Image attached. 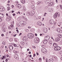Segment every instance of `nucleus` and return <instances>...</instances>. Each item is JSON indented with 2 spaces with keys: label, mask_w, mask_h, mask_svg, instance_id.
Here are the masks:
<instances>
[{
  "label": "nucleus",
  "mask_w": 62,
  "mask_h": 62,
  "mask_svg": "<svg viewBox=\"0 0 62 62\" xmlns=\"http://www.w3.org/2000/svg\"><path fill=\"white\" fill-rule=\"evenodd\" d=\"M53 46L54 47V50L55 51H59L61 49L60 47L57 46V44L56 43H54L53 44Z\"/></svg>",
  "instance_id": "1"
},
{
  "label": "nucleus",
  "mask_w": 62,
  "mask_h": 62,
  "mask_svg": "<svg viewBox=\"0 0 62 62\" xmlns=\"http://www.w3.org/2000/svg\"><path fill=\"white\" fill-rule=\"evenodd\" d=\"M26 22H23V21L20 22L19 23V26H24V25H26Z\"/></svg>",
  "instance_id": "2"
},
{
  "label": "nucleus",
  "mask_w": 62,
  "mask_h": 62,
  "mask_svg": "<svg viewBox=\"0 0 62 62\" xmlns=\"http://www.w3.org/2000/svg\"><path fill=\"white\" fill-rule=\"evenodd\" d=\"M27 36L30 39H32L34 38V35L33 34L30 33L28 34Z\"/></svg>",
  "instance_id": "3"
},
{
  "label": "nucleus",
  "mask_w": 62,
  "mask_h": 62,
  "mask_svg": "<svg viewBox=\"0 0 62 62\" xmlns=\"http://www.w3.org/2000/svg\"><path fill=\"white\" fill-rule=\"evenodd\" d=\"M60 15L59 13L58 12H57L56 13H55L54 16V18L55 19L57 18V17H59Z\"/></svg>",
  "instance_id": "4"
},
{
  "label": "nucleus",
  "mask_w": 62,
  "mask_h": 62,
  "mask_svg": "<svg viewBox=\"0 0 62 62\" xmlns=\"http://www.w3.org/2000/svg\"><path fill=\"white\" fill-rule=\"evenodd\" d=\"M14 57L17 60H19V56H18V55L17 54H15L14 55Z\"/></svg>",
  "instance_id": "5"
},
{
  "label": "nucleus",
  "mask_w": 62,
  "mask_h": 62,
  "mask_svg": "<svg viewBox=\"0 0 62 62\" xmlns=\"http://www.w3.org/2000/svg\"><path fill=\"white\" fill-rule=\"evenodd\" d=\"M42 51L43 53L46 54L47 52V50L45 48H43L42 49Z\"/></svg>",
  "instance_id": "6"
},
{
  "label": "nucleus",
  "mask_w": 62,
  "mask_h": 62,
  "mask_svg": "<svg viewBox=\"0 0 62 62\" xmlns=\"http://www.w3.org/2000/svg\"><path fill=\"white\" fill-rule=\"evenodd\" d=\"M5 10V8L2 6H0V11H4Z\"/></svg>",
  "instance_id": "7"
},
{
  "label": "nucleus",
  "mask_w": 62,
  "mask_h": 62,
  "mask_svg": "<svg viewBox=\"0 0 62 62\" xmlns=\"http://www.w3.org/2000/svg\"><path fill=\"white\" fill-rule=\"evenodd\" d=\"M34 14H35V11H31L30 13V15L31 16H33Z\"/></svg>",
  "instance_id": "8"
},
{
  "label": "nucleus",
  "mask_w": 62,
  "mask_h": 62,
  "mask_svg": "<svg viewBox=\"0 0 62 62\" xmlns=\"http://www.w3.org/2000/svg\"><path fill=\"white\" fill-rule=\"evenodd\" d=\"M34 42L36 43H39V39H37V38H36L34 39Z\"/></svg>",
  "instance_id": "9"
},
{
  "label": "nucleus",
  "mask_w": 62,
  "mask_h": 62,
  "mask_svg": "<svg viewBox=\"0 0 62 62\" xmlns=\"http://www.w3.org/2000/svg\"><path fill=\"white\" fill-rule=\"evenodd\" d=\"M51 0H45V2L46 4H49V3L51 2Z\"/></svg>",
  "instance_id": "10"
},
{
  "label": "nucleus",
  "mask_w": 62,
  "mask_h": 62,
  "mask_svg": "<svg viewBox=\"0 0 62 62\" xmlns=\"http://www.w3.org/2000/svg\"><path fill=\"white\" fill-rule=\"evenodd\" d=\"M9 48L10 50H12L13 49V47L12 45H10L9 46Z\"/></svg>",
  "instance_id": "11"
},
{
  "label": "nucleus",
  "mask_w": 62,
  "mask_h": 62,
  "mask_svg": "<svg viewBox=\"0 0 62 62\" xmlns=\"http://www.w3.org/2000/svg\"><path fill=\"white\" fill-rule=\"evenodd\" d=\"M23 41H25L27 40L28 39L27 37H24L23 38Z\"/></svg>",
  "instance_id": "12"
},
{
  "label": "nucleus",
  "mask_w": 62,
  "mask_h": 62,
  "mask_svg": "<svg viewBox=\"0 0 62 62\" xmlns=\"http://www.w3.org/2000/svg\"><path fill=\"white\" fill-rule=\"evenodd\" d=\"M49 23L51 24H53L54 23V21L52 19H51L50 20Z\"/></svg>",
  "instance_id": "13"
},
{
  "label": "nucleus",
  "mask_w": 62,
  "mask_h": 62,
  "mask_svg": "<svg viewBox=\"0 0 62 62\" xmlns=\"http://www.w3.org/2000/svg\"><path fill=\"white\" fill-rule=\"evenodd\" d=\"M37 24L39 26H40L42 25V23L40 21L38 22L37 23Z\"/></svg>",
  "instance_id": "14"
},
{
  "label": "nucleus",
  "mask_w": 62,
  "mask_h": 62,
  "mask_svg": "<svg viewBox=\"0 0 62 62\" xmlns=\"http://www.w3.org/2000/svg\"><path fill=\"white\" fill-rule=\"evenodd\" d=\"M45 39L46 38V40H49V39H50V37L49 36H46L45 37Z\"/></svg>",
  "instance_id": "15"
},
{
  "label": "nucleus",
  "mask_w": 62,
  "mask_h": 62,
  "mask_svg": "<svg viewBox=\"0 0 62 62\" xmlns=\"http://www.w3.org/2000/svg\"><path fill=\"white\" fill-rule=\"evenodd\" d=\"M60 39L59 38H57L55 39V41L56 42H58V41H59L60 40Z\"/></svg>",
  "instance_id": "16"
},
{
  "label": "nucleus",
  "mask_w": 62,
  "mask_h": 62,
  "mask_svg": "<svg viewBox=\"0 0 62 62\" xmlns=\"http://www.w3.org/2000/svg\"><path fill=\"white\" fill-rule=\"evenodd\" d=\"M53 58L54 60H55L56 61V60H58V58L56 56H53Z\"/></svg>",
  "instance_id": "17"
},
{
  "label": "nucleus",
  "mask_w": 62,
  "mask_h": 62,
  "mask_svg": "<svg viewBox=\"0 0 62 62\" xmlns=\"http://www.w3.org/2000/svg\"><path fill=\"white\" fill-rule=\"evenodd\" d=\"M48 42V41L46 39L44 40V44H47V43Z\"/></svg>",
  "instance_id": "18"
},
{
  "label": "nucleus",
  "mask_w": 62,
  "mask_h": 62,
  "mask_svg": "<svg viewBox=\"0 0 62 62\" xmlns=\"http://www.w3.org/2000/svg\"><path fill=\"white\" fill-rule=\"evenodd\" d=\"M4 17V15L0 13V18H3Z\"/></svg>",
  "instance_id": "19"
},
{
  "label": "nucleus",
  "mask_w": 62,
  "mask_h": 62,
  "mask_svg": "<svg viewBox=\"0 0 62 62\" xmlns=\"http://www.w3.org/2000/svg\"><path fill=\"white\" fill-rule=\"evenodd\" d=\"M54 5V3L53 2H51L49 4L48 6H53Z\"/></svg>",
  "instance_id": "20"
},
{
  "label": "nucleus",
  "mask_w": 62,
  "mask_h": 62,
  "mask_svg": "<svg viewBox=\"0 0 62 62\" xmlns=\"http://www.w3.org/2000/svg\"><path fill=\"white\" fill-rule=\"evenodd\" d=\"M44 32L45 33H46L47 32V28H44Z\"/></svg>",
  "instance_id": "21"
},
{
  "label": "nucleus",
  "mask_w": 62,
  "mask_h": 62,
  "mask_svg": "<svg viewBox=\"0 0 62 62\" xmlns=\"http://www.w3.org/2000/svg\"><path fill=\"white\" fill-rule=\"evenodd\" d=\"M31 7V8L33 9V10H34V9H35V6L34 5H32Z\"/></svg>",
  "instance_id": "22"
},
{
  "label": "nucleus",
  "mask_w": 62,
  "mask_h": 62,
  "mask_svg": "<svg viewBox=\"0 0 62 62\" xmlns=\"http://www.w3.org/2000/svg\"><path fill=\"white\" fill-rule=\"evenodd\" d=\"M21 1L22 3V4H24L25 2V0H21Z\"/></svg>",
  "instance_id": "23"
},
{
  "label": "nucleus",
  "mask_w": 62,
  "mask_h": 62,
  "mask_svg": "<svg viewBox=\"0 0 62 62\" xmlns=\"http://www.w3.org/2000/svg\"><path fill=\"white\" fill-rule=\"evenodd\" d=\"M49 43V44H50V45L51 46L52 45V43H53V42H52V41L51 40H49L48 41Z\"/></svg>",
  "instance_id": "24"
},
{
  "label": "nucleus",
  "mask_w": 62,
  "mask_h": 62,
  "mask_svg": "<svg viewBox=\"0 0 62 62\" xmlns=\"http://www.w3.org/2000/svg\"><path fill=\"white\" fill-rule=\"evenodd\" d=\"M57 36L58 37H59V38H62V35L58 34L57 35Z\"/></svg>",
  "instance_id": "25"
},
{
  "label": "nucleus",
  "mask_w": 62,
  "mask_h": 62,
  "mask_svg": "<svg viewBox=\"0 0 62 62\" xmlns=\"http://www.w3.org/2000/svg\"><path fill=\"white\" fill-rule=\"evenodd\" d=\"M2 30L3 32H5V31H6V30H5V28H2Z\"/></svg>",
  "instance_id": "26"
},
{
  "label": "nucleus",
  "mask_w": 62,
  "mask_h": 62,
  "mask_svg": "<svg viewBox=\"0 0 62 62\" xmlns=\"http://www.w3.org/2000/svg\"><path fill=\"white\" fill-rule=\"evenodd\" d=\"M21 45H23L24 44V42H23L22 41L21 42Z\"/></svg>",
  "instance_id": "27"
},
{
  "label": "nucleus",
  "mask_w": 62,
  "mask_h": 62,
  "mask_svg": "<svg viewBox=\"0 0 62 62\" xmlns=\"http://www.w3.org/2000/svg\"><path fill=\"white\" fill-rule=\"evenodd\" d=\"M40 4V1H39L37 2V5H39Z\"/></svg>",
  "instance_id": "28"
},
{
  "label": "nucleus",
  "mask_w": 62,
  "mask_h": 62,
  "mask_svg": "<svg viewBox=\"0 0 62 62\" xmlns=\"http://www.w3.org/2000/svg\"><path fill=\"white\" fill-rule=\"evenodd\" d=\"M9 40L10 41H13V39L12 38H10L9 39Z\"/></svg>",
  "instance_id": "29"
},
{
  "label": "nucleus",
  "mask_w": 62,
  "mask_h": 62,
  "mask_svg": "<svg viewBox=\"0 0 62 62\" xmlns=\"http://www.w3.org/2000/svg\"><path fill=\"white\" fill-rule=\"evenodd\" d=\"M59 24L60 25H58L59 26H60V25H62V23L61 22H59Z\"/></svg>",
  "instance_id": "30"
},
{
  "label": "nucleus",
  "mask_w": 62,
  "mask_h": 62,
  "mask_svg": "<svg viewBox=\"0 0 62 62\" xmlns=\"http://www.w3.org/2000/svg\"><path fill=\"white\" fill-rule=\"evenodd\" d=\"M7 11H8L10 10V7H8L7 8Z\"/></svg>",
  "instance_id": "31"
},
{
  "label": "nucleus",
  "mask_w": 62,
  "mask_h": 62,
  "mask_svg": "<svg viewBox=\"0 0 62 62\" xmlns=\"http://www.w3.org/2000/svg\"><path fill=\"white\" fill-rule=\"evenodd\" d=\"M59 6L60 7V8L61 9H62V6L60 4Z\"/></svg>",
  "instance_id": "32"
},
{
  "label": "nucleus",
  "mask_w": 62,
  "mask_h": 62,
  "mask_svg": "<svg viewBox=\"0 0 62 62\" xmlns=\"http://www.w3.org/2000/svg\"><path fill=\"white\" fill-rule=\"evenodd\" d=\"M8 18L9 19V20H11V16H8Z\"/></svg>",
  "instance_id": "33"
},
{
  "label": "nucleus",
  "mask_w": 62,
  "mask_h": 62,
  "mask_svg": "<svg viewBox=\"0 0 62 62\" xmlns=\"http://www.w3.org/2000/svg\"><path fill=\"white\" fill-rule=\"evenodd\" d=\"M60 29H57V32H58L59 33V31H60Z\"/></svg>",
  "instance_id": "34"
},
{
  "label": "nucleus",
  "mask_w": 62,
  "mask_h": 62,
  "mask_svg": "<svg viewBox=\"0 0 62 62\" xmlns=\"http://www.w3.org/2000/svg\"><path fill=\"white\" fill-rule=\"evenodd\" d=\"M22 7V6L21 5L19 4V5L18 6V8H21Z\"/></svg>",
  "instance_id": "35"
},
{
  "label": "nucleus",
  "mask_w": 62,
  "mask_h": 62,
  "mask_svg": "<svg viewBox=\"0 0 62 62\" xmlns=\"http://www.w3.org/2000/svg\"><path fill=\"white\" fill-rule=\"evenodd\" d=\"M50 62H53V59H50Z\"/></svg>",
  "instance_id": "36"
},
{
  "label": "nucleus",
  "mask_w": 62,
  "mask_h": 62,
  "mask_svg": "<svg viewBox=\"0 0 62 62\" xmlns=\"http://www.w3.org/2000/svg\"><path fill=\"white\" fill-rule=\"evenodd\" d=\"M26 14L27 15H30V13L29 12H27L26 13Z\"/></svg>",
  "instance_id": "37"
},
{
  "label": "nucleus",
  "mask_w": 62,
  "mask_h": 62,
  "mask_svg": "<svg viewBox=\"0 0 62 62\" xmlns=\"http://www.w3.org/2000/svg\"><path fill=\"white\" fill-rule=\"evenodd\" d=\"M34 3H35V2H34V1H32L31 2V3L32 4H34Z\"/></svg>",
  "instance_id": "38"
},
{
  "label": "nucleus",
  "mask_w": 62,
  "mask_h": 62,
  "mask_svg": "<svg viewBox=\"0 0 62 62\" xmlns=\"http://www.w3.org/2000/svg\"><path fill=\"white\" fill-rule=\"evenodd\" d=\"M60 54H61V55H62V50L60 52Z\"/></svg>",
  "instance_id": "39"
},
{
  "label": "nucleus",
  "mask_w": 62,
  "mask_h": 62,
  "mask_svg": "<svg viewBox=\"0 0 62 62\" xmlns=\"http://www.w3.org/2000/svg\"><path fill=\"white\" fill-rule=\"evenodd\" d=\"M14 52L15 54H17V51H14Z\"/></svg>",
  "instance_id": "40"
},
{
  "label": "nucleus",
  "mask_w": 62,
  "mask_h": 62,
  "mask_svg": "<svg viewBox=\"0 0 62 62\" xmlns=\"http://www.w3.org/2000/svg\"><path fill=\"white\" fill-rule=\"evenodd\" d=\"M47 14V13H45L44 14V15H43V16H46V14Z\"/></svg>",
  "instance_id": "41"
},
{
  "label": "nucleus",
  "mask_w": 62,
  "mask_h": 62,
  "mask_svg": "<svg viewBox=\"0 0 62 62\" xmlns=\"http://www.w3.org/2000/svg\"><path fill=\"white\" fill-rule=\"evenodd\" d=\"M6 20L7 21H9L10 20H9V18H8L7 19H6Z\"/></svg>",
  "instance_id": "42"
},
{
  "label": "nucleus",
  "mask_w": 62,
  "mask_h": 62,
  "mask_svg": "<svg viewBox=\"0 0 62 62\" xmlns=\"http://www.w3.org/2000/svg\"><path fill=\"white\" fill-rule=\"evenodd\" d=\"M19 5V4H17L16 5V6L17 7H18Z\"/></svg>",
  "instance_id": "43"
},
{
  "label": "nucleus",
  "mask_w": 62,
  "mask_h": 62,
  "mask_svg": "<svg viewBox=\"0 0 62 62\" xmlns=\"http://www.w3.org/2000/svg\"><path fill=\"white\" fill-rule=\"evenodd\" d=\"M16 31H17V33H18L19 32V30L18 29L16 30Z\"/></svg>",
  "instance_id": "44"
},
{
  "label": "nucleus",
  "mask_w": 62,
  "mask_h": 62,
  "mask_svg": "<svg viewBox=\"0 0 62 62\" xmlns=\"http://www.w3.org/2000/svg\"><path fill=\"white\" fill-rule=\"evenodd\" d=\"M62 31L60 30V31H59V33H62Z\"/></svg>",
  "instance_id": "45"
},
{
  "label": "nucleus",
  "mask_w": 62,
  "mask_h": 62,
  "mask_svg": "<svg viewBox=\"0 0 62 62\" xmlns=\"http://www.w3.org/2000/svg\"><path fill=\"white\" fill-rule=\"evenodd\" d=\"M39 61H41V58H39Z\"/></svg>",
  "instance_id": "46"
},
{
  "label": "nucleus",
  "mask_w": 62,
  "mask_h": 62,
  "mask_svg": "<svg viewBox=\"0 0 62 62\" xmlns=\"http://www.w3.org/2000/svg\"><path fill=\"white\" fill-rule=\"evenodd\" d=\"M14 47H16L17 46V45L16 44H14Z\"/></svg>",
  "instance_id": "47"
},
{
  "label": "nucleus",
  "mask_w": 62,
  "mask_h": 62,
  "mask_svg": "<svg viewBox=\"0 0 62 62\" xmlns=\"http://www.w3.org/2000/svg\"><path fill=\"white\" fill-rule=\"evenodd\" d=\"M2 21V19L1 18H0V22H1Z\"/></svg>",
  "instance_id": "48"
},
{
  "label": "nucleus",
  "mask_w": 62,
  "mask_h": 62,
  "mask_svg": "<svg viewBox=\"0 0 62 62\" xmlns=\"http://www.w3.org/2000/svg\"><path fill=\"white\" fill-rule=\"evenodd\" d=\"M41 47H42V48H44V45H41Z\"/></svg>",
  "instance_id": "49"
},
{
  "label": "nucleus",
  "mask_w": 62,
  "mask_h": 62,
  "mask_svg": "<svg viewBox=\"0 0 62 62\" xmlns=\"http://www.w3.org/2000/svg\"><path fill=\"white\" fill-rule=\"evenodd\" d=\"M8 28L9 29H11V27H10V26H8Z\"/></svg>",
  "instance_id": "50"
},
{
  "label": "nucleus",
  "mask_w": 62,
  "mask_h": 62,
  "mask_svg": "<svg viewBox=\"0 0 62 62\" xmlns=\"http://www.w3.org/2000/svg\"><path fill=\"white\" fill-rule=\"evenodd\" d=\"M13 16H15L16 15V14H13Z\"/></svg>",
  "instance_id": "51"
},
{
  "label": "nucleus",
  "mask_w": 62,
  "mask_h": 62,
  "mask_svg": "<svg viewBox=\"0 0 62 62\" xmlns=\"http://www.w3.org/2000/svg\"><path fill=\"white\" fill-rule=\"evenodd\" d=\"M32 48H36V47H35V46H32Z\"/></svg>",
  "instance_id": "52"
},
{
  "label": "nucleus",
  "mask_w": 62,
  "mask_h": 62,
  "mask_svg": "<svg viewBox=\"0 0 62 62\" xmlns=\"http://www.w3.org/2000/svg\"><path fill=\"white\" fill-rule=\"evenodd\" d=\"M2 44H3V45H4L5 44V42H2Z\"/></svg>",
  "instance_id": "53"
},
{
  "label": "nucleus",
  "mask_w": 62,
  "mask_h": 62,
  "mask_svg": "<svg viewBox=\"0 0 62 62\" xmlns=\"http://www.w3.org/2000/svg\"><path fill=\"white\" fill-rule=\"evenodd\" d=\"M47 62H50V59H49L48 60V61H47Z\"/></svg>",
  "instance_id": "54"
},
{
  "label": "nucleus",
  "mask_w": 62,
  "mask_h": 62,
  "mask_svg": "<svg viewBox=\"0 0 62 62\" xmlns=\"http://www.w3.org/2000/svg\"><path fill=\"white\" fill-rule=\"evenodd\" d=\"M11 27H13V25H11Z\"/></svg>",
  "instance_id": "55"
},
{
  "label": "nucleus",
  "mask_w": 62,
  "mask_h": 62,
  "mask_svg": "<svg viewBox=\"0 0 62 62\" xmlns=\"http://www.w3.org/2000/svg\"><path fill=\"white\" fill-rule=\"evenodd\" d=\"M23 10H25V8H23Z\"/></svg>",
  "instance_id": "56"
},
{
  "label": "nucleus",
  "mask_w": 62,
  "mask_h": 62,
  "mask_svg": "<svg viewBox=\"0 0 62 62\" xmlns=\"http://www.w3.org/2000/svg\"><path fill=\"white\" fill-rule=\"evenodd\" d=\"M17 14H20V11H19L18 12V13H16Z\"/></svg>",
  "instance_id": "57"
},
{
  "label": "nucleus",
  "mask_w": 62,
  "mask_h": 62,
  "mask_svg": "<svg viewBox=\"0 0 62 62\" xmlns=\"http://www.w3.org/2000/svg\"><path fill=\"white\" fill-rule=\"evenodd\" d=\"M22 34V33H20L19 35V36H21V35Z\"/></svg>",
  "instance_id": "58"
},
{
  "label": "nucleus",
  "mask_w": 62,
  "mask_h": 62,
  "mask_svg": "<svg viewBox=\"0 0 62 62\" xmlns=\"http://www.w3.org/2000/svg\"><path fill=\"white\" fill-rule=\"evenodd\" d=\"M1 36L2 37H3V36H4V34H2Z\"/></svg>",
  "instance_id": "59"
},
{
  "label": "nucleus",
  "mask_w": 62,
  "mask_h": 62,
  "mask_svg": "<svg viewBox=\"0 0 62 62\" xmlns=\"http://www.w3.org/2000/svg\"><path fill=\"white\" fill-rule=\"evenodd\" d=\"M43 59L44 60H45V57H43Z\"/></svg>",
  "instance_id": "60"
},
{
  "label": "nucleus",
  "mask_w": 62,
  "mask_h": 62,
  "mask_svg": "<svg viewBox=\"0 0 62 62\" xmlns=\"http://www.w3.org/2000/svg\"><path fill=\"white\" fill-rule=\"evenodd\" d=\"M57 9H58L59 8V7H58V6L57 7Z\"/></svg>",
  "instance_id": "61"
},
{
  "label": "nucleus",
  "mask_w": 62,
  "mask_h": 62,
  "mask_svg": "<svg viewBox=\"0 0 62 62\" xmlns=\"http://www.w3.org/2000/svg\"><path fill=\"white\" fill-rule=\"evenodd\" d=\"M5 61H6V62H8V59H6Z\"/></svg>",
  "instance_id": "62"
},
{
  "label": "nucleus",
  "mask_w": 62,
  "mask_h": 62,
  "mask_svg": "<svg viewBox=\"0 0 62 62\" xmlns=\"http://www.w3.org/2000/svg\"><path fill=\"white\" fill-rule=\"evenodd\" d=\"M29 57H32V55H29Z\"/></svg>",
  "instance_id": "63"
},
{
  "label": "nucleus",
  "mask_w": 62,
  "mask_h": 62,
  "mask_svg": "<svg viewBox=\"0 0 62 62\" xmlns=\"http://www.w3.org/2000/svg\"><path fill=\"white\" fill-rule=\"evenodd\" d=\"M9 55H8V54L7 55V57H9Z\"/></svg>",
  "instance_id": "64"
}]
</instances>
